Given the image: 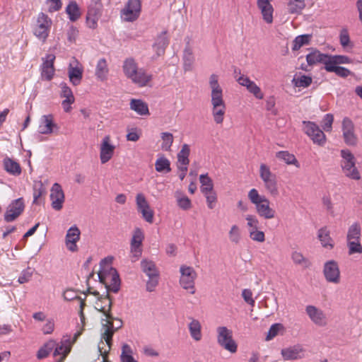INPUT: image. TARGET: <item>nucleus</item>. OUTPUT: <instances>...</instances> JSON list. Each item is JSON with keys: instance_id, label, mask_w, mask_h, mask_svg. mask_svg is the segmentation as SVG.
Returning <instances> with one entry per match:
<instances>
[{"instance_id": "1", "label": "nucleus", "mask_w": 362, "mask_h": 362, "mask_svg": "<svg viewBox=\"0 0 362 362\" xmlns=\"http://www.w3.org/2000/svg\"><path fill=\"white\" fill-rule=\"evenodd\" d=\"M112 301L107 295L100 298L95 303V308L103 313L100 317V341L98 344V351L103 362H107L109 352L112 345V337L122 325V321L114 317L111 313Z\"/></svg>"}, {"instance_id": "2", "label": "nucleus", "mask_w": 362, "mask_h": 362, "mask_svg": "<svg viewBox=\"0 0 362 362\" xmlns=\"http://www.w3.org/2000/svg\"><path fill=\"white\" fill-rule=\"evenodd\" d=\"M210 88V103L214 121L217 124L223 122L226 112V104L223 98V90L218 83V76L211 74L209 79Z\"/></svg>"}, {"instance_id": "3", "label": "nucleus", "mask_w": 362, "mask_h": 362, "mask_svg": "<svg viewBox=\"0 0 362 362\" xmlns=\"http://www.w3.org/2000/svg\"><path fill=\"white\" fill-rule=\"evenodd\" d=\"M249 200L255 206L258 216L264 219L270 220L276 217V211L270 206V201L264 195H260L257 189H251L247 194Z\"/></svg>"}, {"instance_id": "4", "label": "nucleus", "mask_w": 362, "mask_h": 362, "mask_svg": "<svg viewBox=\"0 0 362 362\" xmlns=\"http://www.w3.org/2000/svg\"><path fill=\"white\" fill-rule=\"evenodd\" d=\"M341 160L340 167L344 175L353 180L361 179V174L356 166V158L349 148H343L339 151Z\"/></svg>"}, {"instance_id": "5", "label": "nucleus", "mask_w": 362, "mask_h": 362, "mask_svg": "<svg viewBox=\"0 0 362 362\" xmlns=\"http://www.w3.org/2000/svg\"><path fill=\"white\" fill-rule=\"evenodd\" d=\"M98 277L108 291L118 292L120 288V279L115 269L110 265L104 267L98 272Z\"/></svg>"}, {"instance_id": "6", "label": "nucleus", "mask_w": 362, "mask_h": 362, "mask_svg": "<svg viewBox=\"0 0 362 362\" xmlns=\"http://www.w3.org/2000/svg\"><path fill=\"white\" fill-rule=\"evenodd\" d=\"M259 177L264 182L267 192L272 197H277L279 191L276 175L264 163H261L259 165Z\"/></svg>"}, {"instance_id": "7", "label": "nucleus", "mask_w": 362, "mask_h": 362, "mask_svg": "<svg viewBox=\"0 0 362 362\" xmlns=\"http://www.w3.org/2000/svg\"><path fill=\"white\" fill-rule=\"evenodd\" d=\"M218 344L224 349L233 354L237 351L238 345L233 339L232 330L226 327H218L216 329Z\"/></svg>"}, {"instance_id": "8", "label": "nucleus", "mask_w": 362, "mask_h": 362, "mask_svg": "<svg viewBox=\"0 0 362 362\" xmlns=\"http://www.w3.org/2000/svg\"><path fill=\"white\" fill-rule=\"evenodd\" d=\"M342 138L345 144L355 147L358 144V137L356 132V127L353 121L346 117L341 122Z\"/></svg>"}, {"instance_id": "9", "label": "nucleus", "mask_w": 362, "mask_h": 362, "mask_svg": "<svg viewBox=\"0 0 362 362\" xmlns=\"http://www.w3.org/2000/svg\"><path fill=\"white\" fill-rule=\"evenodd\" d=\"M180 272L181 274L180 286L183 289L189 290L191 294H194L196 292L194 281L197 276L196 271L192 267L182 265Z\"/></svg>"}, {"instance_id": "10", "label": "nucleus", "mask_w": 362, "mask_h": 362, "mask_svg": "<svg viewBox=\"0 0 362 362\" xmlns=\"http://www.w3.org/2000/svg\"><path fill=\"white\" fill-rule=\"evenodd\" d=\"M303 124L304 132L310 138L314 144L320 146H323L326 144V136L317 124L310 121H303Z\"/></svg>"}, {"instance_id": "11", "label": "nucleus", "mask_w": 362, "mask_h": 362, "mask_svg": "<svg viewBox=\"0 0 362 362\" xmlns=\"http://www.w3.org/2000/svg\"><path fill=\"white\" fill-rule=\"evenodd\" d=\"M137 211L141 214L142 218L148 223H152L154 219V211L143 193H138L135 199Z\"/></svg>"}, {"instance_id": "12", "label": "nucleus", "mask_w": 362, "mask_h": 362, "mask_svg": "<svg viewBox=\"0 0 362 362\" xmlns=\"http://www.w3.org/2000/svg\"><path fill=\"white\" fill-rule=\"evenodd\" d=\"M144 239L143 230L136 228L134 229L130 243V254L132 262H136L142 254V242Z\"/></svg>"}, {"instance_id": "13", "label": "nucleus", "mask_w": 362, "mask_h": 362, "mask_svg": "<svg viewBox=\"0 0 362 362\" xmlns=\"http://www.w3.org/2000/svg\"><path fill=\"white\" fill-rule=\"evenodd\" d=\"M140 0H129L121 11V16L125 21H136L141 12Z\"/></svg>"}, {"instance_id": "14", "label": "nucleus", "mask_w": 362, "mask_h": 362, "mask_svg": "<svg viewBox=\"0 0 362 362\" xmlns=\"http://www.w3.org/2000/svg\"><path fill=\"white\" fill-rule=\"evenodd\" d=\"M83 73V65L76 59L73 57L69 62L68 66V76L70 82L74 86H78L81 83Z\"/></svg>"}, {"instance_id": "15", "label": "nucleus", "mask_w": 362, "mask_h": 362, "mask_svg": "<svg viewBox=\"0 0 362 362\" xmlns=\"http://www.w3.org/2000/svg\"><path fill=\"white\" fill-rule=\"evenodd\" d=\"M25 203L23 198L13 200L8 206L4 214V220L6 222L15 221L24 211Z\"/></svg>"}, {"instance_id": "16", "label": "nucleus", "mask_w": 362, "mask_h": 362, "mask_svg": "<svg viewBox=\"0 0 362 362\" xmlns=\"http://www.w3.org/2000/svg\"><path fill=\"white\" fill-rule=\"evenodd\" d=\"M325 278L327 282L339 284L340 282V270L338 263L329 260L325 263L323 268Z\"/></svg>"}, {"instance_id": "17", "label": "nucleus", "mask_w": 362, "mask_h": 362, "mask_svg": "<svg viewBox=\"0 0 362 362\" xmlns=\"http://www.w3.org/2000/svg\"><path fill=\"white\" fill-rule=\"evenodd\" d=\"M115 146L111 144L110 136H105L100 146V159L103 164L107 163L113 156Z\"/></svg>"}, {"instance_id": "18", "label": "nucleus", "mask_w": 362, "mask_h": 362, "mask_svg": "<svg viewBox=\"0 0 362 362\" xmlns=\"http://www.w3.org/2000/svg\"><path fill=\"white\" fill-rule=\"evenodd\" d=\"M59 87L61 88L59 95L62 98H64L62 101V108L65 112H70L72 110L71 105L75 103L74 93L66 83H60Z\"/></svg>"}, {"instance_id": "19", "label": "nucleus", "mask_w": 362, "mask_h": 362, "mask_svg": "<svg viewBox=\"0 0 362 362\" xmlns=\"http://www.w3.org/2000/svg\"><path fill=\"white\" fill-rule=\"evenodd\" d=\"M55 58V55L53 54H47L45 58H42L43 62L41 65V76L43 79L47 81H51L52 79L55 72L54 66Z\"/></svg>"}, {"instance_id": "20", "label": "nucleus", "mask_w": 362, "mask_h": 362, "mask_svg": "<svg viewBox=\"0 0 362 362\" xmlns=\"http://www.w3.org/2000/svg\"><path fill=\"white\" fill-rule=\"evenodd\" d=\"M50 199L52 202V207L59 211L63 207L64 202V193L62 190L61 185L58 183H54L50 190Z\"/></svg>"}, {"instance_id": "21", "label": "nucleus", "mask_w": 362, "mask_h": 362, "mask_svg": "<svg viewBox=\"0 0 362 362\" xmlns=\"http://www.w3.org/2000/svg\"><path fill=\"white\" fill-rule=\"evenodd\" d=\"M237 81L240 86L245 87L256 98L262 99L264 98V93L261 88L247 76L240 75L237 78Z\"/></svg>"}, {"instance_id": "22", "label": "nucleus", "mask_w": 362, "mask_h": 362, "mask_svg": "<svg viewBox=\"0 0 362 362\" xmlns=\"http://www.w3.org/2000/svg\"><path fill=\"white\" fill-rule=\"evenodd\" d=\"M237 81L240 86L245 87L256 98L262 99L264 98V93L261 88L247 76L240 75L237 78Z\"/></svg>"}, {"instance_id": "23", "label": "nucleus", "mask_w": 362, "mask_h": 362, "mask_svg": "<svg viewBox=\"0 0 362 362\" xmlns=\"http://www.w3.org/2000/svg\"><path fill=\"white\" fill-rule=\"evenodd\" d=\"M72 345L73 342L71 341V339L65 337L61 340L58 345L56 344L53 355L54 357L59 356V358L57 360V362H64L70 353Z\"/></svg>"}, {"instance_id": "24", "label": "nucleus", "mask_w": 362, "mask_h": 362, "mask_svg": "<svg viewBox=\"0 0 362 362\" xmlns=\"http://www.w3.org/2000/svg\"><path fill=\"white\" fill-rule=\"evenodd\" d=\"M306 313L311 321L318 326H325L327 320L324 312L313 305H308L305 308Z\"/></svg>"}, {"instance_id": "25", "label": "nucleus", "mask_w": 362, "mask_h": 362, "mask_svg": "<svg viewBox=\"0 0 362 362\" xmlns=\"http://www.w3.org/2000/svg\"><path fill=\"white\" fill-rule=\"evenodd\" d=\"M103 5L100 0H91L86 14L87 23H97L101 16Z\"/></svg>"}, {"instance_id": "26", "label": "nucleus", "mask_w": 362, "mask_h": 362, "mask_svg": "<svg viewBox=\"0 0 362 362\" xmlns=\"http://www.w3.org/2000/svg\"><path fill=\"white\" fill-rule=\"evenodd\" d=\"M56 128H57V125L54 121L52 115H45L40 117L37 129L40 134H50Z\"/></svg>"}, {"instance_id": "27", "label": "nucleus", "mask_w": 362, "mask_h": 362, "mask_svg": "<svg viewBox=\"0 0 362 362\" xmlns=\"http://www.w3.org/2000/svg\"><path fill=\"white\" fill-rule=\"evenodd\" d=\"M81 232L76 226L71 227L66 235V246L71 252H76L78 247L76 243L80 239Z\"/></svg>"}, {"instance_id": "28", "label": "nucleus", "mask_w": 362, "mask_h": 362, "mask_svg": "<svg viewBox=\"0 0 362 362\" xmlns=\"http://www.w3.org/2000/svg\"><path fill=\"white\" fill-rule=\"evenodd\" d=\"M305 350L300 344H296L281 350V355L284 360H296L304 356Z\"/></svg>"}, {"instance_id": "29", "label": "nucleus", "mask_w": 362, "mask_h": 362, "mask_svg": "<svg viewBox=\"0 0 362 362\" xmlns=\"http://www.w3.org/2000/svg\"><path fill=\"white\" fill-rule=\"evenodd\" d=\"M129 79L139 87H144L152 80V75L143 69H138Z\"/></svg>"}, {"instance_id": "30", "label": "nucleus", "mask_w": 362, "mask_h": 362, "mask_svg": "<svg viewBox=\"0 0 362 362\" xmlns=\"http://www.w3.org/2000/svg\"><path fill=\"white\" fill-rule=\"evenodd\" d=\"M272 0H257V6L261 11L263 19L267 23H272L274 8L271 4Z\"/></svg>"}, {"instance_id": "31", "label": "nucleus", "mask_w": 362, "mask_h": 362, "mask_svg": "<svg viewBox=\"0 0 362 362\" xmlns=\"http://www.w3.org/2000/svg\"><path fill=\"white\" fill-rule=\"evenodd\" d=\"M4 169L10 175L18 176L21 174L22 170L20 164L13 159L6 157L3 160Z\"/></svg>"}, {"instance_id": "32", "label": "nucleus", "mask_w": 362, "mask_h": 362, "mask_svg": "<svg viewBox=\"0 0 362 362\" xmlns=\"http://www.w3.org/2000/svg\"><path fill=\"white\" fill-rule=\"evenodd\" d=\"M108 74L109 68L106 59L104 58L99 59L95 71L96 78L100 81H105L107 79Z\"/></svg>"}, {"instance_id": "33", "label": "nucleus", "mask_w": 362, "mask_h": 362, "mask_svg": "<svg viewBox=\"0 0 362 362\" xmlns=\"http://www.w3.org/2000/svg\"><path fill=\"white\" fill-rule=\"evenodd\" d=\"M317 237L323 247L328 249L334 247V241L330 236L329 230L326 227L322 228L318 230Z\"/></svg>"}, {"instance_id": "34", "label": "nucleus", "mask_w": 362, "mask_h": 362, "mask_svg": "<svg viewBox=\"0 0 362 362\" xmlns=\"http://www.w3.org/2000/svg\"><path fill=\"white\" fill-rule=\"evenodd\" d=\"M141 267L144 273L148 277L159 276V272L154 262L144 259L141 262Z\"/></svg>"}, {"instance_id": "35", "label": "nucleus", "mask_w": 362, "mask_h": 362, "mask_svg": "<svg viewBox=\"0 0 362 362\" xmlns=\"http://www.w3.org/2000/svg\"><path fill=\"white\" fill-rule=\"evenodd\" d=\"M66 13L71 21L75 22L81 16V11L79 6L75 1H71L66 7Z\"/></svg>"}, {"instance_id": "36", "label": "nucleus", "mask_w": 362, "mask_h": 362, "mask_svg": "<svg viewBox=\"0 0 362 362\" xmlns=\"http://www.w3.org/2000/svg\"><path fill=\"white\" fill-rule=\"evenodd\" d=\"M189 153L190 148L189 145L186 144H183L181 150L177 153V166H184V168H185V166L188 167L189 163Z\"/></svg>"}, {"instance_id": "37", "label": "nucleus", "mask_w": 362, "mask_h": 362, "mask_svg": "<svg viewBox=\"0 0 362 362\" xmlns=\"http://www.w3.org/2000/svg\"><path fill=\"white\" fill-rule=\"evenodd\" d=\"M361 240V228L358 223L351 224L347 231L346 242Z\"/></svg>"}, {"instance_id": "38", "label": "nucleus", "mask_w": 362, "mask_h": 362, "mask_svg": "<svg viewBox=\"0 0 362 362\" xmlns=\"http://www.w3.org/2000/svg\"><path fill=\"white\" fill-rule=\"evenodd\" d=\"M276 158L284 161L287 165H293L297 168L300 166L296 156L288 151H280L276 152Z\"/></svg>"}, {"instance_id": "39", "label": "nucleus", "mask_w": 362, "mask_h": 362, "mask_svg": "<svg viewBox=\"0 0 362 362\" xmlns=\"http://www.w3.org/2000/svg\"><path fill=\"white\" fill-rule=\"evenodd\" d=\"M291 259L296 265L300 266L303 269H307L311 266L310 259L298 251L291 253Z\"/></svg>"}, {"instance_id": "40", "label": "nucleus", "mask_w": 362, "mask_h": 362, "mask_svg": "<svg viewBox=\"0 0 362 362\" xmlns=\"http://www.w3.org/2000/svg\"><path fill=\"white\" fill-rule=\"evenodd\" d=\"M138 66L135 60L132 58H128L124 60L122 66V69L125 76L130 78L137 71Z\"/></svg>"}, {"instance_id": "41", "label": "nucleus", "mask_w": 362, "mask_h": 362, "mask_svg": "<svg viewBox=\"0 0 362 362\" xmlns=\"http://www.w3.org/2000/svg\"><path fill=\"white\" fill-rule=\"evenodd\" d=\"M130 108L140 115H146L149 114L147 104L141 100L132 99L130 102Z\"/></svg>"}, {"instance_id": "42", "label": "nucleus", "mask_w": 362, "mask_h": 362, "mask_svg": "<svg viewBox=\"0 0 362 362\" xmlns=\"http://www.w3.org/2000/svg\"><path fill=\"white\" fill-rule=\"evenodd\" d=\"M325 58H326V54H322L317 49H313L307 54L306 61L309 66H314L319 63L322 64Z\"/></svg>"}, {"instance_id": "43", "label": "nucleus", "mask_w": 362, "mask_h": 362, "mask_svg": "<svg viewBox=\"0 0 362 362\" xmlns=\"http://www.w3.org/2000/svg\"><path fill=\"white\" fill-rule=\"evenodd\" d=\"M156 170L161 173H168L171 171L170 162L165 156H159L155 162Z\"/></svg>"}, {"instance_id": "44", "label": "nucleus", "mask_w": 362, "mask_h": 362, "mask_svg": "<svg viewBox=\"0 0 362 362\" xmlns=\"http://www.w3.org/2000/svg\"><path fill=\"white\" fill-rule=\"evenodd\" d=\"M305 7V0H287V8L290 13L300 14Z\"/></svg>"}, {"instance_id": "45", "label": "nucleus", "mask_w": 362, "mask_h": 362, "mask_svg": "<svg viewBox=\"0 0 362 362\" xmlns=\"http://www.w3.org/2000/svg\"><path fill=\"white\" fill-rule=\"evenodd\" d=\"M183 59L185 71L192 70L194 62V57L192 49L189 47L188 43L184 50Z\"/></svg>"}, {"instance_id": "46", "label": "nucleus", "mask_w": 362, "mask_h": 362, "mask_svg": "<svg viewBox=\"0 0 362 362\" xmlns=\"http://www.w3.org/2000/svg\"><path fill=\"white\" fill-rule=\"evenodd\" d=\"M165 35L166 32H165L163 35H160L157 38L156 42L153 46L158 56L163 55L165 53V48L168 45L169 40Z\"/></svg>"}, {"instance_id": "47", "label": "nucleus", "mask_w": 362, "mask_h": 362, "mask_svg": "<svg viewBox=\"0 0 362 362\" xmlns=\"http://www.w3.org/2000/svg\"><path fill=\"white\" fill-rule=\"evenodd\" d=\"M56 346V341L50 339L47 341L40 348L37 353V358L38 359H42L49 356L50 352L54 349Z\"/></svg>"}, {"instance_id": "48", "label": "nucleus", "mask_w": 362, "mask_h": 362, "mask_svg": "<svg viewBox=\"0 0 362 362\" xmlns=\"http://www.w3.org/2000/svg\"><path fill=\"white\" fill-rule=\"evenodd\" d=\"M189 330L191 337L197 341L202 339V326L197 320H192L189 324Z\"/></svg>"}, {"instance_id": "49", "label": "nucleus", "mask_w": 362, "mask_h": 362, "mask_svg": "<svg viewBox=\"0 0 362 362\" xmlns=\"http://www.w3.org/2000/svg\"><path fill=\"white\" fill-rule=\"evenodd\" d=\"M33 33L40 40L45 42L49 35V28L47 24H36Z\"/></svg>"}, {"instance_id": "50", "label": "nucleus", "mask_w": 362, "mask_h": 362, "mask_svg": "<svg viewBox=\"0 0 362 362\" xmlns=\"http://www.w3.org/2000/svg\"><path fill=\"white\" fill-rule=\"evenodd\" d=\"M175 197L177 200L178 206L183 210H189L192 208L191 200L180 192H176Z\"/></svg>"}, {"instance_id": "51", "label": "nucleus", "mask_w": 362, "mask_h": 362, "mask_svg": "<svg viewBox=\"0 0 362 362\" xmlns=\"http://www.w3.org/2000/svg\"><path fill=\"white\" fill-rule=\"evenodd\" d=\"M120 360L121 362H137L133 356L132 349L127 344H124L122 346Z\"/></svg>"}, {"instance_id": "52", "label": "nucleus", "mask_w": 362, "mask_h": 362, "mask_svg": "<svg viewBox=\"0 0 362 362\" xmlns=\"http://www.w3.org/2000/svg\"><path fill=\"white\" fill-rule=\"evenodd\" d=\"M201 183L202 193L214 190V184L212 180L208 176V174H203L199 176Z\"/></svg>"}, {"instance_id": "53", "label": "nucleus", "mask_w": 362, "mask_h": 362, "mask_svg": "<svg viewBox=\"0 0 362 362\" xmlns=\"http://www.w3.org/2000/svg\"><path fill=\"white\" fill-rule=\"evenodd\" d=\"M229 240L235 244H238L242 238L241 230L240 227L236 225H232L228 231Z\"/></svg>"}, {"instance_id": "54", "label": "nucleus", "mask_w": 362, "mask_h": 362, "mask_svg": "<svg viewBox=\"0 0 362 362\" xmlns=\"http://www.w3.org/2000/svg\"><path fill=\"white\" fill-rule=\"evenodd\" d=\"M310 40V35H303L297 36L293 41L292 50L297 51L300 49L303 45L308 44Z\"/></svg>"}, {"instance_id": "55", "label": "nucleus", "mask_w": 362, "mask_h": 362, "mask_svg": "<svg viewBox=\"0 0 362 362\" xmlns=\"http://www.w3.org/2000/svg\"><path fill=\"white\" fill-rule=\"evenodd\" d=\"M348 254L352 255L354 254H362V245L361 240L346 242Z\"/></svg>"}, {"instance_id": "56", "label": "nucleus", "mask_w": 362, "mask_h": 362, "mask_svg": "<svg viewBox=\"0 0 362 362\" xmlns=\"http://www.w3.org/2000/svg\"><path fill=\"white\" fill-rule=\"evenodd\" d=\"M245 218L247 221L248 233H250V231H254L259 228V222L256 216L252 214H247L245 216Z\"/></svg>"}, {"instance_id": "57", "label": "nucleus", "mask_w": 362, "mask_h": 362, "mask_svg": "<svg viewBox=\"0 0 362 362\" xmlns=\"http://www.w3.org/2000/svg\"><path fill=\"white\" fill-rule=\"evenodd\" d=\"M322 64L327 72H334L336 67L338 66L333 55L326 54V58L323 59Z\"/></svg>"}, {"instance_id": "58", "label": "nucleus", "mask_w": 362, "mask_h": 362, "mask_svg": "<svg viewBox=\"0 0 362 362\" xmlns=\"http://www.w3.org/2000/svg\"><path fill=\"white\" fill-rule=\"evenodd\" d=\"M206 198V204L209 209H214L216 205L218 198L214 190L202 193Z\"/></svg>"}, {"instance_id": "59", "label": "nucleus", "mask_w": 362, "mask_h": 362, "mask_svg": "<svg viewBox=\"0 0 362 362\" xmlns=\"http://www.w3.org/2000/svg\"><path fill=\"white\" fill-rule=\"evenodd\" d=\"M162 143V148L165 151L170 150L173 143V135L169 132H163L160 135Z\"/></svg>"}, {"instance_id": "60", "label": "nucleus", "mask_w": 362, "mask_h": 362, "mask_svg": "<svg viewBox=\"0 0 362 362\" xmlns=\"http://www.w3.org/2000/svg\"><path fill=\"white\" fill-rule=\"evenodd\" d=\"M312 78L308 76L303 75L300 77L293 79V83L295 86L298 88H307L312 83Z\"/></svg>"}, {"instance_id": "61", "label": "nucleus", "mask_w": 362, "mask_h": 362, "mask_svg": "<svg viewBox=\"0 0 362 362\" xmlns=\"http://www.w3.org/2000/svg\"><path fill=\"white\" fill-rule=\"evenodd\" d=\"M334 122L333 115L329 113L326 114L322 120V128L327 132H331L332 130V124Z\"/></svg>"}, {"instance_id": "62", "label": "nucleus", "mask_w": 362, "mask_h": 362, "mask_svg": "<svg viewBox=\"0 0 362 362\" xmlns=\"http://www.w3.org/2000/svg\"><path fill=\"white\" fill-rule=\"evenodd\" d=\"M249 237L253 241L258 243H263L265 240V234L263 231L259 230L258 229L250 231L249 233Z\"/></svg>"}, {"instance_id": "63", "label": "nucleus", "mask_w": 362, "mask_h": 362, "mask_svg": "<svg viewBox=\"0 0 362 362\" xmlns=\"http://www.w3.org/2000/svg\"><path fill=\"white\" fill-rule=\"evenodd\" d=\"M339 40H340L341 45L344 48L348 46H351V47H353V45H351L349 33H348L347 30H346V29H343L341 31L340 35H339Z\"/></svg>"}, {"instance_id": "64", "label": "nucleus", "mask_w": 362, "mask_h": 362, "mask_svg": "<svg viewBox=\"0 0 362 362\" xmlns=\"http://www.w3.org/2000/svg\"><path fill=\"white\" fill-rule=\"evenodd\" d=\"M54 321L52 319L46 320L45 324L42 327V332L44 334H51L54 330Z\"/></svg>"}]
</instances>
